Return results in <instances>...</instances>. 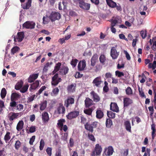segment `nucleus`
Listing matches in <instances>:
<instances>
[{"mask_svg": "<svg viewBox=\"0 0 156 156\" xmlns=\"http://www.w3.org/2000/svg\"><path fill=\"white\" fill-rule=\"evenodd\" d=\"M23 114L22 112L19 113H15L14 112H11L8 114V119L10 123L9 125L11 126L13 123L14 120L21 116Z\"/></svg>", "mask_w": 156, "mask_h": 156, "instance_id": "f257e3e1", "label": "nucleus"}, {"mask_svg": "<svg viewBox=\"0 0 156 156\" xmlns=\"http://www.w3.org/2000/svg\"><path fill=\"white\" fill-rule=\"evenodd\" d=\"M98 125V122H97L94 121L90 122V121H88L84 125V126L86 130L92 133L94 132V128H96Z\"/></svg>", "mask_w": 156, "mask_h": 156, "instance_id": "f03ea898", "label": "nucleus"}, {"mask_svg": "<svg viewBox=\"0 0 156 156\" xmlns=\"http://www.w3.org/2000/svg\"><path fill=\"white\" fill-rule=\"evenodd\" d=\"M49 17L51 21L53 22L60 19L61 17V15L58 12L52 11L50 14Z\"/></svg>", "mask_w": 156, "mask_h": 156, "instance_id": "7ed1b4c3", "label": "nucleus"}, {"mask_svg": "<svg viewBox=\"0 0 156 156\" xmlns=\"http://www.w3.org/2000/svg\"><path fill=\"white\" fill-rule=\"evenodd\" d=\"M102 151V148L101 145L98 144L95 145V147L94 151L91 153L92 156L99 155L101 154Z\"/></svg>", "mask_w": 156, "mask_h": 156, "instance_id": "20e7f679", "label": "nucleus"}, {"mask_svg": "<svg viewBox=\"0 0 156 156\" xmlns=\"http://www.w3.org/2000/svg\"><path fill=\"white\" fill-rule=\"evenodd\" d=\"M80 115V112L78 111H74L70 112L66 115L67 118L71 120L76 118Z\"/></svg>", "mask_w": 156, "mask_h": 156, "instance_id": "39448f33", "label": "nucleus"}, {"mask_svg": "<svg viewBox=\"0 0 156 156\" xmlns=\"http://www.w3.org/2000/svg\"><path fill=\"white\" fill-rule=\"evenodd\" d=\"M62 79L61 78L58 77V74L56 73L52 78L51 85L55 86L57 85L59 83L61 82Z\"/></svg>", "mask_w": 156, "mask_h": 156, "instance_id": "423d86ee", "label": "nucleus"}, {"mask_svg": "<svg viewBox=\"0 0 156 156\" xmlns=\"http://www.w3.org/2000/svg\"><path fill=\"white\" fill-rule=\"evenodd\" d=\"M119 55V52H117L116 47H113L112 48L110 51V55L113 59H116Z\"/></svg>", "mask_w": 156, "mask_h": 156, "instance_id": "0eeeda50", "label": "nucleus"}, {"mask_svg": "<svg viewBox=\"0 0 156 156\" xmlns=\"http://www.w3.org/2000/svg\"><path fill=\"white\" fill-rule=\"evenodd\" d=\"M114 152V149L112 146H109L105 149L104 154L106 156H111Z\"/></svg>", "mask_w": 156, "mask_h": 156, "instance_id": "6e6552de", "label": "nucleus"}, {"mask_svg": "<svg viewBox=\"0 0 156 156\" xmlns=\"http://www.w3.org/2000/svg\"><path fill=\"white\" fill-rule=\"evenodd\" d=\"M35 25L34 23L33 22L27 21L24 23L23 25V27L26 29H34Z\"/></svg>", "mask_w": 156, "mask_h": 156, "instance_id": "1a4fd4ad", "label": "nucleus"}, {"mask_svg": "<svg viewBox=\"0 0 156 156\" xmlns=\"http://www.w3.org/2000/svg\"><path fill=\"white\" fill-rule=\"evenodd\" d=\"M133 103V100L128 97L124 98L123 99V107H127Z\"/></svg>", "mask_w": 156, "mask_h": 156, "instance_id": "9d476101", "label": "nucleus"}, {"mask_svg": "<svg viewBox=\"0 0 156 156\" xmlns=\"http://www.w3.org/2000/svg\"><path fill=\"white\" fill-rule=\"evenodd\" d=\"M24 34L23 32H18L16 36V38L15 36L14 37V42H16V39L17 40V41L18 42H21L24 38Z\"/></svg>", "mask_w": 156, "mask_h": 156, "instance_id": "9b49d317", "label": "nucleus"}, {"mask_svg": "<svg viewBox=\"0 0 156 156\" xmlns=\"http://www.w3.org/2000/svg\"><path fill=\"white\" fill-rule=\"evenodd\" d=\"M102 82L101 76L95 78L93 80L92 83L97 87H100V85Z\"/></svg>", "mask_w": 156, "mask_h": 156, "instance_id": "f8f14e48", "label": "nucleus"}, {"mask_svg": "<svg viewBox=\"0 0 156 156\" xmlns=\"http://www.w3.org/2000/svg\"><path fill=\"white\" fill-rule=\"evenodd\" d=\"M75 102L74 99L71 97H69L67 100L65 101V106L68 108L70 105L74 104Z\"/></svg>", "mask_w": 156, "mask_h": 156, "instance_id": "ddd939ff", "label": "nucleus"}, {"mask_svg": "<svg viewBox=\"0 0 156 156\" xmlns=\"http://www.w3.org/2000/svg\"><path fill=\"white\" fill-rule=\"evenodd\" d=\"M86 66V62L85 59L80 61L79 62L78 65V69L79 70L81 71L83 70Z\"/></svg>", "mask_w": 156, "mask_h": 156, "instance_id": "4468645a", "label": "nucleus"}, {"mask_svg": "<svg viewBox=\"0 0 156 156\" xmlns=\"http://www.w3.org/2000/svg\"><path fill=\"white\" fill-rule=\"evenodd\" d=\"M40 84L39 81L37 80L35 82L30 85L29 90L31 92H32L33 90H35L38 87Z\"/></svg>", "mask_w": 156, "mask_h": 156, "instance_id": "2eb2a0df", "label": "nucleus"}, {"mask_svg": "<svg viewBox=\"0 0 156 156\" xmlns=\"http://www.w3.org/2000/svg\"><path fill=\"white\" fill-rule=\"evenodd\" d=\"M79 5L81 9L88 10L90 9V5L89 4L85 2L84 1L80 2V4H79Z\"/></svg>", "mask_w": 156, "mask_h": 156, "instance_id": "dca6fc26", "label": "nucleus"}, {"mask_svg": "<svg viewBox=\"0 0 156 156\" xmlns=\"http://www.w3.org/2000/svg\"><path fill=\"white\" fill-rule=\"evenodd\" d=\"M110 109L114 112H119V108L115 103H111L110 105Z\"/></svg>", "mask_w": 156, "mask_h": 156, "instance_id": "f3484780", "label": "nucleus"}, {"mask_svg": "<svg viewBox=\"0 0 156 156\" xmlns=\"http://www.w3.org/2000/svg\"><path fill=\"white\" fill-rule=\"evenodd\" d=\"M85 106L86 108H89L93 105V101L89 98H86L84 101Z\"/></svg>", "mask_w": 156, "mask_h": 156, "instance_id": "a211bd4d", "label": "nucleus"}, {"mask_svg": "<svg viewBox=\"0 0 156 156\" xmlns=\"http://www.w3.org/2000/svg\"><path fill=\"white\" fill-rule=\"evenodd\" d=\"M90 94L92 96L93 99L95 102H97L100 101V97L94 91H92L90 92Z\"/></svg>", "mask_w": 156, "mask_h": 156, "instance_id": "6ab92c4d", "label": "nucleus"}, {"mask_svg": "<svg viewBox=\"0 0 156 156\" xmlns=\"http://www.w3.org/2000/svg\"><path fill=\"white\" fill-rule=\"evenodd\" d=\"M21 97V95L16 93H13L11 94V101H17L20 99Z\"/></svg>", "mask_w": 156, "mask_h": 156, "instance_id": "aec40b11", "label": "nucleus"}, {"mask_svg": "<svg viewBox=\"0 0 156 156\" xmlns=\"http://www.w3.org/2000/svg\"><path fill=\"white\" fill-rule=\"evenodd\" d=\"M42 121L44 123L47 122L49 119L48 114L47 112H43L42 114Z\"/></svg>", "mask_w": 156, "mask_h": 156, "instance_id": "412c9836", "label": "nucleus"}, {"mask_svg": "<svg viewBox=\"0 0 156 156\" xmlns=\"http://www.w3.org/2000/svg\"><path fill=\"white\" fill-rule=\"evenodd\" d=\"M23 121L22 120H20L18 122L16 127V129L18 131H21L23 128L24 126Z\"/></svg>", "mask_w": 156, "mask_h": 156, "instance_id": "4be33fe9", "label": "nucleus"}, {"mask_svg": "<svg viewBox=\"0 0 156 156\" xmlns=\"http://www.w3.org/2000/svg\"><path fill=\"white\" fill-rule=\"evenodd\" d=\"M76 87V84H72L68 86L67 90L69 92H73L75 91Z\"/></svg>", "mask_w": 156, "mask_h": 156, "instance_id": "5701e85b", "label": "nucleus"}, {"mask_svg": "<svg viewBox=\"0 0 156 156\" xmlns=\"http://www.w3.org/2000/svg\"><path fill=\"white\" fill-rule=\"evenodd\" d=\"M98 58V55L97 54H95L93 56L91 59V65L94 66Z\"/></svg>", "mask_w": 156, "mask_h": 156, "instance_id": "b1692460", "label": "nucleus"}, {"mask_svg": "<svg viewBox=\"0 0 156 156\" xmlns=\"http://www.w3.org/2000/svg\"><path fill=\"white\" fill-rule=\"evenodd\" d=\"M107 5L112 8H115L116 6V3L112 0H106Z\"/></svg>", "mask_w": 156, "mask_h": 156, "instance_id": "393cba45", "label": "nucleus"}, {"mask_svg": "<svg viewBox=\"0 0 156 156\" xmlns=\"http://www.w3.org/2000/svg\"><path fill=\"white\" fill-rule=\"evenodd\" d=\"M96 117L98 119H101L104 116L103 112L100 109H98L96 111Z\"/></svg>", "mask_w": 156, "mask_h": 156, "instance_id": "a878e982", "label": "nucleus"}, {"mask_svg": "<svg viewBox=\"0 0 156 156\" xmlns=\"http://www.w3.org/2000/svg\"><path fill=\"white\" fill-rule=\"evenodd\" d=\"M124 125L126 130L129 132H131V126L129 121H125L124 122Z\"/></svg>", "mask_w": 156, "mask_h": 156, "instance_id": "bb28decb", "label": "nucleus"}, {"mask_svg": "<svg viewBox=\"0 0 156 156\" xmlns=\"http://www.w3.org/2000/svg\"><path fill=\"white\" fill-rule=\"evenodd\" d=\"M58 112L59 114H64L65 111V108L62 105H60L57 108Z\"/></svg>", "mask_w": 156, "mask_h": 156, "instance_id": "cd10ccee", "label": "nucleus"}, {"mask_svg": "<svg viewBox=\"0 0 156 156\" xmlns=\"http://www.w3.org/2000/svg\"><path fill=\"white\" fill-rule=\"evenodd\" d=\"M47 101L46 100L44 101L41 103L40 104V109L41 111L44 110L46 108L47 105Z\"/></svg>", "mask_w": 156, "mask_h": 156, "instance_id": "c85d7f7f", "label": "nucleus"}, {"mask_svg": "<svg viewBox=\"0 0 156 156\" xmlns=\"http://www.w3.org/2000/svg\"><path fill=\"white\" fill-rule=\"evenodd\" d=\"M88 109H84L83 112L85 114L89 115H91L94 110L92 107L88 108Z\"/></svg>", "mask_w": 156, "mask_h": 156, "instance_id": "c756f323", "label": "nucleus"}, {"mask_svg": "<svg viewBox=\"0 0 156 156\" xmlns=\"http://www.w3.org/2000/svg\"><path fill=\"white\" fill-rule=\"evenodd\" d=\"M11 135L12 134L11 133L9 132H6L4 138V140L6 143H7L8 141L10 140Z\"/></svg>", "mask_w": 156, "mask_h": 156, "instance_id": "7c9ffc66", "label": "nucleus"}, {"mask_svg": "<svg viewBox=\"0 0 156 156\" xmlns=\"http://www.w3.org/2000/svg\"><path fill=\"white\" fill-rule=\"evenodd\" d=\"M151 129L152 130L151 133L152 138L153 140L156 134H155V133L156 131V130L155 129V125L154 123H153L151 125Z\"/></svg>", "mask_w": 156, "mask_h": 156, "instance_id": "2f4dec72", "label": "nucleus"}, {"mask_svg": "<svg viewBox=\"0 0 156 156\" xmlns=\"http://www.w3.org/2000/svg\"><path fill=\"white\" fill-rule=\"evenodd\" d=\"M61 65V63L59 62H58L56 64V65L54 68V69L53 72V73H55L56 72L59 70Z\"/></svg>", "mask_w": 156, "mask_h": 156, "instance_id": "473e14b6", "label": "nucleus"}, {"mask_svg": "<svg viewBox=\"0 0 156 156\" xmlns=\"http://www.w3.org/2000/svg\"><path fill=\"white\" fill-rule=\"evenodd\" d=\"M112 125V122L111 119H107L106 121V126L107 128H110Z\"/></svg>", "mask_w": 156, "mask_h": 156, "instance_id": "72a5a7b5", "label": "nucleus"}, {"mask_svg": "<svg viewBox=\"0 0 156 156\" xmlns=\"http://www.w3.org/2000/svg\"><path fill=\"white\" fill-rule=\"evenodd\" d=\"M31 0H28V2L24 5L23 7L24 9H27L29 8L31 6Z\"/></svg>", "mask_w": 156, "mask_h": 156, "instance_id": "f704fd0d", "label": "nucleus"}, {"mask_svg": "<svg viewBox=\"0 0 156 156\" xmlns=\"http://www.w3.org/2000/svg\"><path fill=\"white\" fill-rule=\"evenodd\" d=\"M7 91L5 88H3L1 90V98L3 99L4 98L6 94Z\"/></svg>", "mask_w": 156, "mask_h": 156, "instance_id": "c9c22d12", "label": "nucleus"}, {"mask_svg": "<svg viewBox=\"0 0 156 156\" xmlns=\"http://www.w3.org/2000/svg\"><path fill=\"white\" fill-rule=\"evenodd\" d=\"M115 114L112 111H107V115L109 118L114 119L115 118Z\"/></svg>", "mask_w": 156, "mask_h": 156, "instance_id": "e433bc0d", "label": "nucleus"}, {"mask_svg": "<svg viewBox=\"0 0 156 156\" xmlns=\"http://www.w3.org/2000/svg\"><path fill=\"white\" fill-rule=\"evenodd\" d=\"M21 146V143L19 140H17L16 141L14 145V147L16 150H18Z\"/></svg>", "mask_w": 156, "mask_h": 156, "instance_id": "4c0bfd02", "label": "nucleus"}, {"mask_svg": "<svg viewBox=\"0 0 156 156\" xmlns=\"http://www.w3.org/2000/svg\"><path fill=\"white\" fill-rule=\"evenodd\" d=\"M52 62H51L50 63L49 62H47L44 65V66L43 68V71L45 72H47L48 70V67H50V66L52 65Z\"/></svg>", "mask_w": 156, "mask_h": 156, "instance_id": "58836bf2", "label": "nucleus"}, {"mask_svg": "<svg viewBox=\"0 0 156 156\" xmlns=\"http://www.w3.org/2000/svg\"><path fill=\"white\" fill-rule=\"evenodd\" d=\"M20 49L19 48L18 46L13 47L11 50V54L14 55L15 53L18 52Z\"/></svg>", "mask_w": 156, "mask_h": 156, "instance_id": "ea45409f", "label": "nucleus"}, {"mask_svg": "<svg viewBox=\"0 0 156 156\" xmlns=\"http://www.w3.org/2000/svg\"><path fill=\"white\" fill-rule=\"evenodd\" d=\"M99 60L101 63L103 65H104L105 61V55H101L99 57Z\"/></svg>", "mask_w": 156, "mask_h": 156, "instance_id": "a19ab883", "label": "nucleus"}, {"mask_svg": "<svg viewBox=\"0 0 156 156\" xmlns=\"http://www.w3.org/2000/svg\"><path fill=\"white\" fill-rule=\"evenodd\" d=\"M29 86L28 84L25 85L20 90V92L22 93H24L26 92Z\"/></svg>", "mask_w": 156, "mask_h": 156, "instance_id": "79ce46f5", "label": "nucleus"}, {"mask_svg": "<svg viewBox=\"0 0 156 156\" xmlns=\"http://www.w3.org/2000/svg\"><path fill=\"white\" fill-rule=\"evenodd\" d=\"M78 62V60L77 59H73L71 61L70 64L73 67H75L76 66L77 63Z\"/></svg>", "mask_w": 156, "mask_h": 156, "instance_id": "37998d69", "label": "nucleus"}, {"mask_svg": "<svg viewBox=\"0 0 156 156\" xmlns=\"http://www.w3.org/2000/svg\"><path fill=\"white\" fill-rule=\"evenodd\" d=\"M126 94L127 95H131L133 94L132 90L131 88L129 87H128L126 90Z\"/></svg>", "mask_w": 156, "mask_h": 156, "instance_id": "c03bdc74", "label": "nucleus"}, {"mask_svg": "<svg viewBox=\"0 0 156 156\" xmlns=\"http://www.w3.org/2000/svg\"><path fill=\"white\" fill-rule=\"evenodd\" d=\"M81 119V123L82 124H84L87 123V119L83 115H82L80 116Z\"/></svg>", "mask_w": 156, "mask_h": 156, "instance_id": "a18cd8bd", "label": "nucleus"}, {"mask_svg": "<svg viewBox=\"0 0 156 156\" xmlns=\"http://www.w3.org/2000/svg\"><path fill=\"white\" fill-rule=\"evenodd\" d=\"M65 121L64 119H61L58 121V125L60 127L62 128L63 126V122H65Z\"/></svg>", "mask_w": 156, "mask_h": 156, "instance_id": "49530a36", "label": "nucleus"}, {"mask_svg": "<svg viewBox=\"0 0 156 156\" xmlns=\"http://www.w3.org/2000/svg\"><path fill=\"white\" fill-rule=\"evenodd\" d=\"M140 35L143 39L145 38L147 36V31L141 30L140 32Z\"/></svg>", "mask_w": 156, "mask_h": 156, "instance_id": "de8ad7c7", "label": "nucleus"}, {"mask_svg": "<svg viewBox=\"0 0 156 156\" xmlns=\"http://www.w3.org/2000/svg\"><path fill=\"white\" fill-rule=\"evenodd\" d=\"M36 96L35 95H33L32 96H30L27 98V102L28 103H30L34 100Z\"/></svg>", "mask_w": 156, "mask_h": 156, "instance_id": "09e8293b", "label": "nucleus"}, {"mask_svg": "<svg viewBox=\"0 0 156 156\" xmlns=\"http://www.w3.org/2000/svg\"><path fill=\"white\" fill-rule=\"evenodd\" d=\"M138 90L139 93V95L142 98H146V96L145 95L142 89H140V88H138Z\"/></svg>", "mask_w": 156, "mask_h": 156, "instance_id": "8fccbe9b", "label": "nucleus"}, {"mask_svg": "<svg viewBox=\"0 0 156 156\" xmlns=\"http://www.w3.org/2000/svg\"><path fill=\"white\" fill-rule=\"evenodd\" d=\"M115 75L118 77H120L124 76V74L122 72H121L118 70L116 71L115 72Z\"/></svg>", "mask_w": 156, "mask_h": 156, "instance_id": "3c124183", "label": "nucleus"}, {"mask_svg": "<svg viewBox=\"0 0 156 156\" xmlns=\"http://www.w3.org/2000/svg\"><path fill=\"white\" fill-rule=\"evenodd\" d=\"M44 146V142L43 139H41L40 141L39 148L40 150L41 151L42 150Z\"/></svg>", "mask_w": 156, "mask_h": 156, "instance_id": "603ef678", "label": "nucleus"}, {"mask_svg": "<svg viewBox=\"0 0 156 156\" xmlns=\"http://www.w3.org/2000/svg\"><path fill=\"white\" fill-rule=\"evenodd\" d=\"M46 88V87L45 86H42L41 88L39 90L38 92L36 93V96H37V95H40L42 92Z\"/></svg>", "mask_w": 156, "mask_h": 156, "instance_id": "864d4df0", "label": "nucleus"}, {"mask_svg": "<svg viewBox=\"0 0 156 156\" xmlns=\"http://www.w3.org/2000/svg\"><path fill=\"white\" fill-rule=\"evenodd\" d=\"M62 70L63 73V74L65 75L68 73L69 69L67 67L64 66L62 68Z\"/></svg>", "mask_w": 156, "mask_h": 156, "instance_id": "5fc2aeb1", "label": "nucleus"}, {"mask_svg": "<svg viewBox=\"0 0 156 156\" xmlns=\"http://www.w3.org/2000/svg\"><path fill=\"white\" fill-rule=\"evenodd\" d=\"M16 110L22 111L23 109V105L22 104H19L16 106Z\"/></svg>", "mask_w": 156, "mask_h": 156, "instance_id": "6e6d98bb", "label": "nucleus"}, {"mask_svg": "<svg viewBox=\"0 0 156 156\" xmlns=\"http://www.w3.org/2000/svg\"><path fill=\"white\" fill-rule=\"evenodd\" d=\"M46 151L47 154L49 156H51V151H52V148L51 147H48L47 148L46 150Z\"/></svg>", "mask_w": 156, "mask_h": 156, "instance_id": "4d7b16f0", "label": "nucleus"}, {"mask_svg": "<svg viewBox=\"0 0 156 156\" xmlns=\"http://www.w3.org/2000/svg\"><path fill=\"white\" fill-rule=\"evenodd\" d=\"M88 138L90 140L93 141H95V139L93 134H90L88 133Z\"/></svg>", "mask_w": 156, "mask_h": 156, "instance_id": "13d9d810", "label": "nucleus"}, {"mask_svg": "<svg viewBox=\"0 0 156 156\" xmlns=\"http://www.w3.org/2000/svg\"><path fill=\"white\" fill-rule=\"evenodd\" d=\"M49 22V20L48 17L44 16L43 18V23L44 24H47Z\"/></svg>", "mask_w": 156, "mask_h": 156, "instance_id": "bf43d9fd", "label": "nucleus"}, {"mask_svg": "<svg viewBox=\"0 0 156 156\" xmlns=\"http://www.w3.org/2000/svg\"><path fill=\"white\" fill-rule=\"evenodd\" d=\"M11 102L10 103V106L12 107H14L16 106V101H11Z\"/></svg>", "mask_w": 156, "mask_h": 156, "instance_id": "052dcab7", "label": "nucleus"}, {"mask_svg": "<svg viewBox=\"0 0 156 156\" xmlns=\"http://www.w3.org/2000/svg\"><path fill=\"white\" fill-rule=\"evenodd\" d=\"M118 22V20L116 19L112 20L111 21V26L114 27Z\"/></svg>", "mask_w": 156, "mask_h": 156, "instance_id": "680f3d73", "label": "nucleus"}, {"mask_svg": "<svg viewBox=\"0 0 156 156\" xmlns=\"http://www.w3.org/2000/svg\"><path fill=\"white\" fill-rule=\"evenodd\" d=\"M68 136V133H65L64 135L62 136V139L64 141L66 140L67 139Z\"/></svg>", "mask_w": 156, "mask_h": 156, "instance_id": "e2e57ef3", "label": "nucleus"}, {"mask_svg": "<svg viewBox=\"0 0 156 156\" xmlns=\"http://www.w3.org/2000/svg\"><path fill=\"white\" fill-rule=\"evenodd\" d=\"M35 136H33L30 138V141H29V143L30 145L33 144V143L35 140Z\"/></svg>", "mask_w": 156, "mask_h": 156, "instance_id": "0e129e2a", "label": "nucleus"}, {"mask_svg": "<svg viewBox=\"0 0 156 156\" xmlns=\"http://www.w3.org/2000/svg\"><path fill=\"white\" fill-rule=\"evenodd\" d=\"M150 149L149 148H147L146 150V151L144 153V154L143 156H150Z\"/></svg>", "mask_w": 156, "mask_h": 156, "instance_id": "69168bd1", "label": "nucleus"}, {"mask_svg": "<svg viewBox=\"0 0 156 156\" xmlns=\"http://www.w3.org/2000/svg\"><path fill=\"white\" fill-rule=\"evenodd\" d=\"M36 131V128L35 126H31L29 129V132L31 133L35 132Z\"/></svg>", "mask_w": 156, "mask_h": 156, "instance_id": "338daca9", "label": "nucleus"}, {"mask_svg": "<svg viewBox=\"0 0 156 156\" xmlns=\"http://www.w3.org/2000/svg\"><path fill=\"white\" fill-rule=\"evenodd\" d=\"M59 91V89L58 88L56 87L53 90L52 92L54 94L57 95L58 94Z\"/></svg>", "mask_w": 156, "mask_h": 156, "instance_id": "774afa93", "label": "nucleus"}]
</instances>
